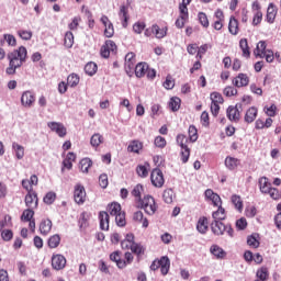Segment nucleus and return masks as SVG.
<instances>
[{"label":"nucleus","mask_w":281,"mask_h":281,"mask_svg":"<svg viewBox=\"0 0 281 281\" xmlns=\"http://www.w3.org/2000/svg\"><path fill=\"white\" fill-rule=\"evenodd\" d=\"M125 259H122V261L119 262V269H126V267H128V265H133V254L131 252H125L124 255Z\"/></svg>","instance_id":"nucleus-33"},{"label":"nucleus","mask_w":281,"mask_h":281,"mask_svg":"<svg viewBox=\"0 0 281 281\" xmlns=\"http://www.w3.org/2000/svg\"><path fill=\"white\" fill-rule=\"evenodd\" d=\"M74 199L78 205H82L87 201V191L82 184L75 186Z\"/></svg>","instance_id":"nucleus-7"},{"label":"nucleus","mask_w":281,"mask_h":281,"mask_svg":"<svg viewBox=\"0 0 281 281\" xmlns=\"http://www.w3.org/2000/svg\"><path fill=\"white\" fill-rule=\"evenodd\" d=\"M67 85L68 87H78L80 85V77L77 74H71L67 78Z\"/></svg>","instance_id":"nucleus-43"},{"label":"nucleus","mask_w":281,"mask_h":281,"mask_svg":"<svg viewBox=\"0 0 281 281\" xmlns=\"http://www.w3.org/2000/svg\"><path fill=\"white\" fill-rule=\"evenodd\" d=\"M228 32L233 36H237L239 29H238V20H236V16H231L229 23H228Z\"/></svg>","instance_id":"nucleus-27"},{"label":"nucleus","mask_w":281,"mask_h":281,"mask_svg":"<svg viewBox=\"0 0 281 281\" xmlns=\"http://www.w3.org/2000/svg\"><path fill=\"white\" fill-rule=\"evenodd\" d=\"M224 166L227 170H236L240 166V159L232 156H227L224 160Z\"/></svg>","instance_id":"nucleus-19"},{"label":"nucleus","mask_w":281,"mask_h":281,"mask_svg":"<svg viewBox=\"0 0 281 281\" xmlns=\"http://www.w3.org/2000/svg\"><path fill=\"white\" fill-rule=\"evenodd\" d=\"M256 117H258V108L251 106L246 111L244 120L247 124H251Z\"/></svg>","instance_id":"nucleus-20"},{"label":"nucleus","mask_w":281,"mask_h":281,"mask_svg":"<svg viewBox=\"0 0 281 281\" xmlns=\"http://www.w3.org/2000/svg\"><path fill=\"white\" fill-rule=\"evenodd\" d=\"M239 47H240V49L243 52L241 56L244 58H250L251 52H249V44L247 42V38H241L239 41Z\"/></svg>","instance_id":"nucleus-31"},{"label":"nucleus","mask_w":281,"mask_h":281,"mask_svg":"<svg viewBox=\"0 0 281 281\" xmlns=\"http://www.w3.org/2000/svg\"><path fill=\"white\" fill-rule=\"evenodd\" d=\"M93 166V162L89 158H83L79 162V168L81 172H89V168Z\"/></svg>","instance_id":"nucleus-44"},{"label":"nucleus","mask_w":281,"mask_h":281,"mask_svg":"<svg viewBox=\"0 0 281 281\" xmlns=\"http://www.w3.org/2000/svg\"><path fill=\"white\" fill-rule=\"evenodd\" d=\"M232 203L238 212H243V200L240 199V195H233Z\"/></svg>","instance_id":"nucleus-60"},{"label":"nucleus","mask_w":281,"mask_h":281,"mask_svg":"<svg viewBox=\"0 0 281 281\" xmlns=\"http://www.w3.org/2000/svg\"><path fill=\"white\" fill-rule=\"evenodd\" d=\"M149 168H150V165H148L147 162H145V165L137 166L136 172H137L138 177H143V178L148 177Z\"/></svg>","instance_id":"nucleus-46"},{"label":"nucleus","mask_w":281,"mask_h":281,"mask_svg":"<svg viewBox=\"0 0 281 281\" xmlns=\"http://www.w3.org/2000/svg\"><path fill=\"white\" fill-rule=\"evenodd\" d=\"M263 111L268 117H276L278 113V106L276 104H271L270 106L266 105Z\"/></svg>","instance_id":"nucleus-51"},{"label":"nucleus","mask_w":281,"mask_h":281,"mask_svg":"<svg viewBox=\"0 0 281 281\" xmlns=\"http://www.w3.org/2000/svg\"><path fill=\"white\" fill-rule=\"evenodd\" d=\"M210 100H211V103H214V104H223L224 99H223V94H221L220 92H212L210 94Z\"/></svg>","instance_id":"nucleus-49"},{"label":"nucleus","mask_w":281,"mask_h":281,"mask_svg":"<svg viewBox=\"0 0 281 281\" xmlns=\"http://www.w3.org/2000/svg\"><path fill=\"white\" fill-rule=\"evenodd\" d=\"M270 188L272 187L267 177H262L259 179V190L260 192H262V194H267Z\"/></svg>","instance_id":"nucleus-32"},{"label":"nucleus","mask_w":281,"mask_h":281,"mask_svg":"<svg viewBox=\"0 0 281 281\" xmlns=\"http://www.w3.org/2000/svg\"><path fill=\"white\" fill-rule=\"evenodd\" d=\"M52 220L46 218L43 220L40 224V232L42 234V236H47V234H49V232H52Z\"/></svg>","instance_id":"nucleus-24"},{"label":"nucleus","mask_w":281,"mask_h":281,"mask_svg":"<svg viewBox=\"0 0 281 281\" xmlns=\"http://www.w3.org/2000/svg\"><path fill=\"white\" fill-rule=\"evenodd\" d=\"M223 93H224V95H226V98H232V97L238 94V90L232 86H228V87L224 88Z\"/></svg>","instance_id":"nucleus-63"},{"label":"nucleus","mask_w":281,"mask_h":281,"mask_svg":"<svg viewBox=\"0 0 281 281\" xmlns=\"http://www.w3.org/2000/svg\"><path fill=\"white\" fill-rule=\"evenodd\" d=\"M154 36L156 38H166L168 36V26L159 27V25L154 24Z\"/></svg>","instance_id":"nucleus-30"},{"label":"nucleus","mask_w":281,"mask_h":281,"mask_svg":"<svg viewBox=\"0 0 281 281\" xmlns=\"http://www.w3.org/2000/svg\"><path fill=\"white\" fill-rule=\"evenodd\" d=\"M148 65L144 61L138 63L135 66V76L136 78H144V76H146V72L148 71Z\"/></svg>","instance_id":"nucleus-23"},{"label":"nucleus","mask_w":281,"mask_h":281,"mask_svg":"<svg viewBox=\"0 0 281 281\" xmlns=\"http://www.w3.org/2000/svg\"><path fill=\"white\" fill-rule=\"evenodd\" d=\"M189 140L194 144V142H196V139H199V132L196 131V127L194 125H190L189 130Z\"/></svg>","instance_id":"nucleus-48"},{"label":"nucleus","mask_w":281,"mask_h":281,"mask_svg":"<svg viewBox=\"0 0 281 281\" xmlns=\"http://www.w3.org/2000/svg\"><path fill=\"white\" fill-rule=\"evenodd\" d=\"M67 266V259L63 255H53L52 267L55 271H61Z\"/></svg>","instance_id":"nucleus-12"},{"label":"nucleus","mask_w":281,"mask_h":281,"mask_svg":"<svg viewBox=\"0 0 281 281\" xmlns=\"http://www.w3.org/2000/svg\"><path fill=\"white\" fill-rule=\"evenodd\" d=\"M146 30V22H135L133 24V32L134 34H142Z\"/></svg>","instance_id":"nucleus-59"},{"label":"nucleus","mask_w":281,"mask_h":281,"mask_svg":"<svg viewBox=\"0 0 281 281\" xmlns=\"http://www.w3.org/2000/svg\"><path fill=\"white\" fill-rule=\"evenodd\" d=\"M18 36H20L22 41H32L33 33L32 31H27V30H19Z\"/></svg>","instance_id":"nucleus-56"},{"label":"nucleus","mask_w":281,"mask_h":281,"mask_svg":"<svg viewBox=\"0 0 281 281\" xmlns=\"http://www.w3.org/2000/svg\"><path fill=\"white\" fill-rule=\"evenodd\" d=\"M108 212L110 216H117V214H121L122 212V205H120L117 202H113L109 204Z\"/></svg>","instance_id":"nucleus-37"},{"label":"nucleus","mask_w":281,"mask_h":281,"mask_svg":"<svg viewBox=\"0 0 281 281\" xmlns=\"http://www.w3.org/2000/svg\"><path fill=\"white\" fill-rule=\"evenodd\" d=\"M25 205L31 210L38 207V195H36L34 191H31L25 195Z\"/></svg>","instance_id":"nucleus-15"},{"label":"nucleus","mask_w":281,"mask_h":281,"mask_svg":"<svg viewBox=\"0 0 281 281\" xmlns=\"http://www.w3.org/2000/svg\"><path fill=\"white\" fill-rule=\"evenodd\" d=\"M140 207L149 216H154L155 212H157V202H155L153 195H145L144 199L140 200Z\"/></svg>","instance_id":"nucleus-4"},{"label":"nucleus","mask_w":281,"mask_h":281,"mask_svg":"<svg viewBox=\"0 0 281 281\" xmlns=\"http://www.w3.org/2000/svg\"><path fill=\"white\" fill-rule=\"evenodd\" d=\"M254 56L256 58H265L266 61L268 63H273V50L267 49V42L266 41H260L255 50H254Z\"/></svg>","instance_id":"nucleus-1"},{"label":"nucleus","mask_w":281,"mask_h":281,"mask_svg":"<svg viewBox=\"0 0 281 281\" xmlns=\"http://www.w3.org/2000/svg\"><path fill=\"white\" fill-rule=\"evenodd\" d=\"M159 262L162 276H168V272L170 271V259L165 256L159 259Z\"/></svg>","instance_id":"nucleus-26"},{"label":"nucleus","mask_w":281,"mask_h":281,"mask_svg":"<svg viewBox=\"0 0 281 281\" xmlns=\"http://www.w3.org/2000/svg\"><path fill=\"white\" fill-rule=\"evenodd\" d=\"M119 19L122 23V27H128V7L121 5L119 11Z\"/></svg>","instance_id":"nucleus-18"},{"label":"nucleus","mask_w":281,"mask_h":281,"mask_svg":"<svg viewBox=\"0 0 281 281\" xmlns=\"http://www.w3.org/2000/svg\"><path fill=\"white\" fill-rule=\"evenodd\" d=\"M64 45L67 49H71V47H74V33L71 31H67L65 33Z\"/></svg>","instance_id":"nucleus-40"},{"label":"nucleus","mask_w":281,"mask_h":281,"mask_svg":"<svg viewBox=\"0 0 281 281\" xmlns=\"http://www.w3.org/2000/svg\"><path fill=\"white\" fill-rule=\"evenodd\" d=\"M211 229L215 236H223L226 232L227 236L234 238V228L231 225H224L223 222L213 221L211 223Z\"/></svg>","instance_id":"nucleus-3"},{"label":"nucleus","mask_w":281,"mask_h":281,"mask_svg":"<svg viewBox=\"0 0 281 281\" xmlns=\"http://www.w3.org/2000/svg\"><path fill=\"white\" fill-rule=\"evenodd\" d=\"M278 14V9L273 3H270L267 9V21L268 23H273L276 21V16Z\"/></svg>","instance_id":"nucleus-28"},{"label":"nucleus","mask_w":281,"mask_h":281,"mask_svg":"<svg viewBox=\"0 0 281 281\" xmlns=\"http://www.w3.org/2000/svg\"><path fill=\"white\" fill-rule=\"evenodd\" d=\"M198 19L202 27H210V20L207 19V14L199 12Z\"/></svg>","instance_id":"nucleus-55"},{"label":"nucleus","mask_w":281,"mask_h":281,"mask_svg":"<svg viewBox=\"0 0 281 281\" xmlns=\"http://www.w3.org/2000/svg\"><path fill=\"white\" fill-rule=\"evenodd\" d=\"M80 21H82V19L79 15L72 18L71 22L68 24V29L71 32H76V30H78V25H80Z\"/></svg>","instance_id":"nucleus-57"},{"label":"nucleus","mask_w":281,"mask_h":281,"mask_svg":"<svg viewBox=\"0 0 281 281\" xmlns=\"http://www.w3.org/2000/svg\"><path fill=\"white\" fill-rule=\"evenodd\" d=\"M34 218V209H27L24 210L21 216V221H24V223H27Z\"/></svg>","instance_id":"nucleus-52"},{"label":"nucleus","mask_w":281,"mask_h":281,"mask_svg":"<svg viewBox=\"0 0 281 281\" xmlns=\"http://www.w3.org/2000/svg\"><path fill=\"white\" fill-rule=\"evenodd\" d=\"M196 229L200 234H205L207 232V217H201L198 221Z\"/></svg>","instance_id":"nucleus-41"},{"label":"nucleus","mask_w":281,"mask_h":281,"mask_svg":"<svg viewBox=\"0 0 281 281\" xmlns=\"http://www.w3.org/2000/svg\"><path fill=\"white\" fill-rule=\"evenodd\" d=\"M169 109L173 112L181 109V99L179 97H172L169 101Z\"/></svg>","instance_id":"nucleus-42"},{"label":"nucleus","mask_w":281,"mask_h":281,"mask_svg":"<svg viewBox=\"0 0 281 281\" xmlns=\"http://www.w3.org/2000/svg\"><path fill=\"white\" fill-rule=\"evenodd\" d=\"M150 181L154 188H164V183H166L164 172L160 169H154L150 173Z\"/></svg>","instance_id":"nucleus-6"},{"label":"nucleus","mask_w":281,"mask_h":281,"mask_svg":"<svg viewBox=\"0 0 281 281\" xmlns=\"http://www.w3.org/2000/svg\"><path fill=\"white\" fill-rule=\"evenodd\" d=\"M48 128L58 135V137H65L67 135V127L60 122H48Z\"/></svg>","instance_id":"nucleus-9"},{"label":"nucleus","mask_w":281,"mask_h":281,"mask_svg":"<svg viewBox=\"0 0 281 281\" xmlns=\"http://www.w3.org/2000/svg\"><path fill=\"white\" fill-rule=\"evenodd\" d=\"M43 201H44V203H46V205H52V203H54V201H56V193L52 192V191L46 193Z\"/></svg>","instance_id":"nucleus-64"},{"label":"nucleus","mask_w":281,"mask_h":281,"mask_svg":"<svg viewBox=\"0 0 281 281\" xmlns=\"http://www.w3.org/2000/svg\"><path fill=\"white\" fill-rule=\"evenodd\" d=\"M233 85L238 89H240V87H247L249 85V76H247V74L240 72L233 79Z\"/></svg>","instance_id":"nucleus-17"},{"label":"nucleus","mask_w":281,"mask_h":281,"mask_svg":"<svg viewBox=\"0 0 281 281\" xmlns=\"http://www.w3.org/2000/svg\"><path fill=\"white\" fill-rule=\"evenodd\" d=\"M36 102V94L32 90H25L21 95V105L24 109H32Z\"/></svg>","instance_id":"nucleus-5"},{"label":"nucleus","mask_w":281,"mask_h":281,"mask_svg":"<svg viewBox=\"0 0 281 281\" xmlns=\"http://www.w3.org/2000/svg\"><path fill=\"white\" fill-rule=\"evenodd\" d=\"M115 216V223L117 227H124L126 225V213L123 211Z\"/></svg>","instance_id":"nucleus-50"},{"label":"nucleus","mask_w":281,"mask_h":281,"mask_svg":"<svg viewBox=\"0 0 281 281\" xmlns=\"http://www.w3.org/2000/svg\"><path fill=\"white\" fill-rule=\"evenodd\" d=\"M3 41L10 46V47H16V37L12 34H4Z\"/></svg>","instance_id":"nucleus-61"},{"label":"nucleus","mask_w":281,"mask_h":281,"mask_svg":"<svg viewBox=\"0 0 281 281\" xmlns=\"http://www.w3.org/2000/svg\"><path fill=\"white\" fill-rule=\"evenodd\" d=\"M103 142H104V137L100 133L93 134L90 138V144L92 148H98V146H100V144H102Z\"/></svg>","instance_id":"nucleus-38"},{"label":"nucleus","mask_w":281,"mask_h":281,"mask_svg":"<svg viewBox=\"0 0 281 281\" xmlns=\"http://www.w3.org/2000/svg\"><path fill=\"white\" fill-rule=\"evenodd\" d=\"M12 150L15 155V159L21 160L25 157V147H23L21 144L16 142L12 143Z\"/></svg>","instance_id":"nucleus-22"},{"label":"nucleus","mask_w":281,"mask_h":281,"mask_svg":"<svg viewBox=\"0 0 281 281\" xmlns=\"http://www.w3.org/2000/svg\"><path fill=\"white\" fill-rule=\"evenodd\" d=\"M162 87L167 89L168 91L175 89V80L172 79V76L168 75L166 77L165 82L162 83Z\"/></svg>","instance_id":"nucleus-62"},{"label":"nucleus","mask_w":281,"mask_h":281,"mask_svg":"<svg viewBox=\"0 0 281 281\" xmlns=\"http://www.w3.org/2000/svg\"><path fill=\"white\" fill-rule=\"evenodd\" d=\"M79 227L82 229L89 227V213L83 212L79 217Z\"/></svg>","instance_id":"nucleus-47"},{"label":"nucleus","mask_w":281,"mask_h":281,"mask_svg":"<svg viewBox=\"0 0 281 281\" xmlns=\"http://www.w3.org/2000/svg\"><path fill=\"white\" fill-rule=\"evenodd\" d=\"M47 243H48V247L50 249H56V247H58V245H60V235L55 234V235L50 236L48 238Z\"/></svg>","instance_id":"nucleus-45"},{"label":"nucleus","mask_w":281,"mask_h":281,"mask_svg":"<svg viewBox=\"0 0 281 281\" xmlns=\"http://www.w3.org/2000/svg\"><path fill=\"white\" fill-rule=\"evenodd\" d=\"M257 278L258 280H261V281L269 280V270L267 268H261L257 270Z\"/></svg>","instance_id":"nucleus-58"},{"label":"nucleus","mask_w":281,"mask_h":281,"mask_svg":"<svg viewBox=\"0 0 281 281\" xmlns=\"http://www.w3.org/2000/svg\"><path fill=\"white\" fill-rule=\"evenodd\" d=\"M9 63L18 64V67H22L27 58V48L24 46H20L18 49L11 52L8 55Z\"/></svg>","instance_id":"nucleus-2"},{"label":"nucleus","mask_w":281,"mask_h":281,"mask_svg":"<svg viewBox=\"0 0 281 281\" xmlns=\"http://www.w3.org/2000/svg\"><path fill=\"white\" fill-rule=\"evenodd\" d=\"M176 142L180 148H188V137L183 134H178L176 137Z\"/></svg>","instance_id":"nucleus-54"},{"label":"nucleus","mask_w":281,"mask_h":281,"mask_svg":"<svg viewBox=\"0 0 281 281\" xmlns=\"http://www.w3.org/2000/svg\"><path fill=\"white\" fill-rule=\"evenodd\" d=\"M85 72L88 76H95V74L98 72V64L93 63V61H89L86 66H85Z\"/></svg>","instance_id":"nucleus-39"},{"label":"nucleus","mask_w":281,"mask_h":281,"mask_svg":"<svg viewBox=\"0 0 281 281\" xmlns=\"http://www.w3.org/2000/svg\"><path fill=\"white\" fill-rule=\"evenodd\" d=\"M204 196H205L206 201H211L212 204L215 205V206L223 205V202L221 200V195L215 193L212 189H207L204 192Z\"/></svg>","instance_id":"nucleus-13"},{"label":"nucleus","mask_w":281,"mask_h":281,"mask_svg":"<svg viewBox=\"0 0 281 281\" xmlns=\"http://www.w3.org/2000/svg\"><path fill=\"white\" fill-rule=\"evenodd\" d=\"M175 199H177V195L175 194V190L172 189H166L162 192V200L165 201V203H172V201H175Z\"/></svg>","instance_id":"nucleus-34"},{"label":"nucleus","mask_w":281,"mask_h":281,"mask_svg":"<svg viewBox=\"0 0 281 281\" xmlns=\"http://www.w3.org/2000/svg\"><path fill=\"white\" fill-rule=\"evenodd\" d=\"M112 54H115L117 52V45H115V42L108 40L105 41V44L101 47V56L102 58H109Z\"/></svg>","instance_id":"nucleus-10"},{"label":"nucleus","mask_w":281,"mask_h":281,"mask_svg":"<svg viewBox=\"0 0 281 281\" xmlns=\"http://www.w3.org/2000/svg\"><path fill=\"white\" fill-rule=\"evenodd\" d=\"M100 21L104 27V36L106 38H112V36L115 34V29L113 27L111 20H109V16L102 15Z\"/></svg>","instance_id":"nucleus-8"},{"label":"nucleus","mask_w":281,"mask_h":281,"mask_svg":"<svg viewBox=\"0 0 281 281\" xmlns=\"http://www.w3.org/2000/svg\"><path fill=\"white\" fill-rule=\"evenodd\" d=\"M142 192H144V186L136 184L132 190V196H135L136 201L142 200Z\"/></svg>","instance_id":"nucleus-53"},{"label":"nucleus","mask_w":281,"mask_h":281,"mask_svg":"<svg viewBox=\"0 0 281 281\" xmlns=\"http://www.w3.org/2000/svg\"><path fill=\"white\" fill-rule=\"evenodd\" d=\"M210 254H212L214 256V258H216L217 260H225V258H227V251H225V249H223V247L213 244L210 247Z\"/></svg>","instance_id":"nucleus-14"},{"label":"nucleus","mask_w":281,"mask_h":281,"mask_svg":"<svg viewBox=\"0 0 281 281\" xmlns=\"http://www.w3.org/2000/svg\"><path fill=\"white\" fill-rule=\"evenodd\" d=\"M99 221H100V229L103 232H109V213L105 211H101L99 213Z\"/></svg>","instance_id":"nucleus-21"},{"label":"nucleus","mask_w":281,"mask_h":281,"mask_svg":"<svg viewBox=\"0 0 281 281\" xmlns=\"http://www.w3.org/2000/svg\"><path fill=\"white\" fill-rule=\"evenodd\" d=\"M133 218L134 221H136V223H142V227H144L145 229L149 225L148 218L144 217V213L142 211L135 212Z\"/></svg>","instance_id":"nucleus-29"},{"label":"nucleus","mask_w":281,"mask_h":281,"mask_svg":"<svg viewBox=\"0 0 281 281\" xmlns=\"http://www.w3.org/2000/svg\"><path fill=\"white\" fill-rule=\"evenodd\" d=\"M217 211L213 212L212 217L213 221H225V218L227 217V214L225 213V209H223L222 205L217 206Z\"/></svg>","instance_id":"nucleus-35"},{"label":"nucleus","mask_w":281,"mask_h":281,"mask_svg":"<svg viewBox=\"0 0 281 281\" xmlns=\"http://www.w3.org/2000/svg\"><path fill=\"white\" fill-rule=\"evenodd\" d=\"M226 115L231 122H240V105H229Z\"/></svg>","instance_id":"nucleus-11"},{"label":"nucleus","mask_w":281,"mask_h":281,"mask_svg":"<svg viewBox=\"0 0 281 281\" xmlns=\"http://www.w3.org/2000/svg\"><path fill=\"white\" fill-rule=\"evenodd\" d=\"M135 244V236L132 233H128L125 236V239L121 241L122 249H132Z\"/></svg>","instance_id":"nucleus-25"},{"label":"nucleus","mask_w":281,"mask_h":281,"mask_svg":"<svg viewBox=\"0 0 281 281\" xmlns=\"http://www.w3.org/2000/svg\"><path fill=\"white\" fill-rule=\"evenodd\" d=\"M135 53H127L125 56V71L127 75H132L135 69Z\"/></svg>","instance_id":"nucleus-16"},{"label":"nucleus","mask_w":281,"mask_h":281,"mask_svg":"<svg viewBox=\"0 0 281 281\" xmlns=\"http://www.w3.org/2000/svg\"><path fill=\"white\" fill-rule=\"evenodd\" d=\"M143 148H144V144H142V142L133 140L130 143L127 150L128 153H136L137 155H139V150H142Z\"/></svg>","instance_id":"nucleus-36"}]
</instances>
